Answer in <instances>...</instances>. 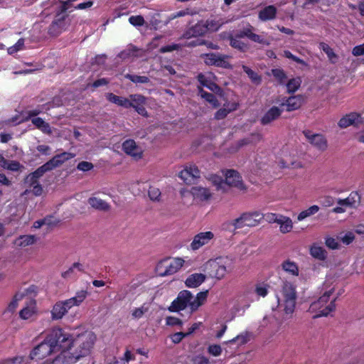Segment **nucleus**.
<instances>
[{
  "mask_svg": "<svg viewBox=\"0 0 364 364\" xmlns=\"http://www.w3.org/2000/svg\"><path fill=\"white\" fill-rule=\"evenodd\" d=\"M125 77L128 78L134 83H147L149 82V78L146 76L127 74L125 75Z\"/></svg>",
  "mask_w": 364,
  "mask_h": 364,
  "instance_id": "5fc2aeb1",
  "label": "nucleus"
},
{
  "mask_svg": "<svg viewBox=\"0 0 364 364\" xmlns=\"http://www.w3.org/2000/svg\"><path fill=\"white\" fill-rule=\"evenodd\" d=\"M36 303L31 301L19 312V316L21 318L26 320L34 316L36 314Z\"/></svg>",
  "mask_w": 364,
  "mask_h": 364,
  "instance_id": "c85d7f7f",
  "label": "nucleus"
},
{
  "mask_svg": "<svg viewBox=\"0 0 364 364\" xmlns=\"http://www.w3.org/2000/svg\"><path fill=\"white\" fill-rule=\"evenodd\" d=\"M137 50L134 47H130L120 53L119 57L122 59H128L136 56Z\"/></svg>",
  "mask_w": 364,
  "mask_h": 364,
  "instance_id": "603ef678",
  "label": "nucleus"
},
{
  "mask_svg": "<svg viewBox=\"0 0 364 364\" xmlns=\"http://www.w3.org/2000/svg\"><path fill=\"white\" fill-rule=\"evenodd\" d=\"M283 55L287 58L291 59L292 60L295 61L297 63H299L302 65H306V63L304 62V60L297 58L296 56L294 55L289 50H284L283 53Z\"/></svg>",
  "mask_w": 364,
  "mask_h": 364,
  "instance_id": "0e129e2a",
  "label": "nucleus"
},
{
  "mask_svg": "<svg viewBox=\"0 0 364 364\" xmlns=\"http://www.w3.org/2000/svg\"><path fill=\"white\" fill-rule=\"evenodd\" d=\"M33 124L45 134H50L52 133L51 128L48 123L46 122L41 117H33L31 119Z\"/></svg>",
  "mask_w": 364,
  "mask_h": 364,
  "instance_id": "c9c22d12",
  "label": "nucleus"
},
{
  "mask_svg": "<svg viewBox=\"0 0 364 364\" xmlns=\"http://www.w3.org/2000/svg\"><path fill=\"white\" fill-rule=\"evenodd\" d=\"M230 45L232 47L243 52L247 50V44H245V43H243L242 41L237 38H231Z\"/></svg>",
  "mask_w": 364,
  "mask_h": 364,
  "instance_id": "3c124183",
  "label": "nucleus"
},
{
  "mask_svg": "<svg viewBox=\"0 0 364 364\" xmlns=\"http://www.w3.org/2000/svg\"><path fill=\"white\" fill-rule=\"evenodd\" d=\"M340 240L345 245L350 244L355 239V235L353 232H347L343 235H340Z\"/></svg>",
  "mask_w": 364,
  "mask_h": 364,
  "instance_id": "4d7b16f0",
  "label": "nucleus"
},
{
  "mask_svg": "<svg viewBox=\"0 0 364 364\" xmlns=\"http://www.w3.org/2000/svg\"><path fill=\"white\" fill-rule=\"evenodd\" d=\"M96 339L91 331L70 333L60 328H53L31 350L28 359L18 357L2 364H30L29 360L39 361L50 355L53 357L43 364H75L90 354Z\"/></svg>",
  "mask_w": 364,
  "mask_h": 364,
  "instance_id": "f257e3e1",
  "label": "nucleus"
},
{
  "mask_svg": "<svg viewBox=\"0 0 364 364\" xmlns=\"http://www.w3.org/2000/svg\"><path fill=\"white\" fill-rule=\"evenodd\" d=\"M246 227H255L257 225L264 216L258 211L248 212L243 213Z\"/></svg>",
  "mask_w": 364,
  "mask_h": 364,
  "instance_id": "412c9836",
  "label": "nucleus"
},
{
  "mask_svg": "<svg viewBox=\"0 0 364 364\" xmlns=\"http://www.w3.org/2000/svg\"><path fill=\"white\" fill-rule=\"evenodd\" d=\"M206 33L207 27H205L204 21H200L186 31L183 34V38L189 39L193 37L203 36Z\"/></svg>",
  "mask_w": 364,
  "mask_h": 364,
  "instance_id": "f3484780",
  "label": "nucleus"
},
{
  "mask_svg": "<svg viewBox=\"0 0 364 364\" xmlns=\"http://www.w3.org/2000/svg\"><path fill=\"white\" fill-rule=\"evenodd\" d=\"M282 114V110L277 107H271L262 117L261 123L264 125L268 124L277 119Z\"/></svg>",
  "mask_w": 364,
  "mask_h": 364,
  "instance_id": "b1692460",
  "label": "nucleus"
},
{
  "mask_svg": "<svg viewBox=\"0 0 364 364\" xmlns=\"http://www.w3.org/2000/svg\"><path fill=\"white\" fill-rule=\"evenodd\" d=\"M75 157V154L69 152H63L60 154H58L53 157L50 161H48L51 169L60 166L65 161Z\"/></svg>",
  "mask_w": 364,
  "mask_h": 364,
  "instance_id": "aec40b11",
  "label": "nucleus"
},
{
  "mask_svg": "<svg viewBox=\"0 0 364 364\" xmlns=\"http://www.w3.org/2000/svg\"><path fill=\"white\" fill-rule=\"evenodd\" d=\"M336 285L333 283H325L323 284V292L321 296L310 306V311L316 314L314 317L326 316L335 309Z\"/></svg>",
  "mask_w": 364,
  "mask_h": 364,
  "instance_id": "7ed1b4c3",
  "label": "nucleus"
},
{
  "mask_svg": "<svg viewBox=\"0 0 364 364\" xmlns=\"http://www.w3.org/2000/svg\"><path fill=\"white\" fill-rule=\"evenodd\" d=\"M122 149L127 154L136 160L141 159L143 153L141 148L132 139L126 140L122 144Z\"/></svg>",
  "mask_w": 364,
  "mask_h": 364,
  "instance_id": "2eb2a0df",
  "label": "nucleus"
},
{
  "mask_svg": "<svg viewBox=\"0 0 364 364\" xmlns=\"http://www.w3.org/2000/svg\"><path fill=\"white\" fill-rule=\"evenodd\" d=\"M199 94L202 98L205 99L207 102H208L213 107H217L219 106V103L216 100L215 97L211 93H208L203 90L202 89H200L199 91Z\"/></svg>",
  "mask_w": 364,
  "mask_h": 364,
  "instance_id": "c03bdc74",
  "label": "nucleus"
},
{
  "mask_svg": "<svg viewBox=\"0 0 364 364\" xmlns=\"http://www.w3.org/2000/svg\"><path fill=\"white\" fill-rule=\"evenodd\" d=\"M178 176L185 183H191L195 179L200 178V172L195 164H187L178 173Z\"/></svg>",
  "mask_w": 364,
  "mask_h": 364,
  "instance_id": "9b49d317",
  "label": "nucleus"
},
{
  "mask_svg": "<svg viewBox=\"0 0 364 364\" xmlns=\"http://www.w3.org/2000/svg\"><path fill=\"white\" fill-rule=\"evenodd\" d=\"M24 48V40L23 38L19 39L15 45L9 47L7 50L8 53L13 55L19 50H22Z\"/></svg>",
  "mask_w": 364,
  "mask_h": 364,
  "instance_id": "8fccbe9b",
  "label": "nucleus"
},
{
  "mask_svg": "<svg viewBox=\"0 0 364 364\" xmlns=\"http://www.w3.org/2000/svg\"><path fill=\"white\" fill-rule=\"evenodd\" d=\"M320 48L322 49L326 53L330 61H331L332 63H336L337 61V55L328 46V45L322 43L320 44Z\"/></svg>",
  "mask_w": 364,
  "mask_h": 364,
  "instance_id": "de8ad7c7",
  "label": "nucleus"
},
{
  "mask_svg": "<svg viewBox=\"0 0 364 364\" xmlns=\"http://www.w3.org/2000/svg\"><path fill=\"white\" fill-rule=\"evenodd\" d=\"M279 166L282 168H301L304 167L303 164L300 161H281L279 162Z\"/></svg>",
  "mask_w": 364,
  "mask_h": 364,
  "instance_id": "09e8293b",
  "label": "nucleus"
},
{
  "mask_svg": "<svg viewBox=\"0 0 364 364\" xmlns=\"http://www.w3.org/2000/svg\"><path fill=\"white\" fill-rule=\"evenodd\" d=\"M191 193L194 200L200 202L208 201L213 197V193L209 188L200 186L192 187Z\"/></svg>",
  "mask_w": 364,
  "mask_h": 364,
  "instance_id": "4468645a",
  "label": "nucleus"
},
{
  "mask_svg": "<svg viewBox=\"0 0 364 364\" xmlns=\"http://www.w3.org/2000/svg\"><path fill=\"white\" fill-rule=\"evenodd\" d=\"M36 242V238L34 235H21L16 238L14 241V245L18 247H26L33 245Z\"/></svg>",
  "mask_w": 364,
  "mask_h": 364,
  "instance_id": "2f4dec72",
  "label": "nucleus"
},
{
  "mask_svg": "<svg viewBox=\"0 0 364 364\" xmlns=\"http://www.w3.org/2000/svg\"><path fill=\"white\" fill-rule=\"evenodd\" d=\"M262 139V135L258 133L252 134L248 137L245 138L238 141V148L242 147L245 145L254 144L260 141Z\"/></svg>",
  "mask_w": 364,
  "mask_h": 364,
  "instance_id": "a19ab883",
  "label": "nucleus"
},
{
  "mask_svg": "<svg viewBox=\"0 0 364 364\" xmlns=\"http://www.w3.org/2000/svg\"><path fill=\"white\" fill-rule=\"evenodd\" d=\"M206 276L202 273H194L189 275L186 279L185 284L189 288H196L200 286L205 280Z\"/></svg>",
  "mask_w": 364,
  "mask_h": 364,
  "instance_id": "5701e85b",
  "label": "nucleus"
},
{
  "mask_svg": "<svg viewBox=\"0 0 364 364\" xmlns=\"http://www.w3.org/2000/svg\"><path fill=\"white\" fill-rule=\"evenodd\" d=\"M225 176V186L233 187L240 191H245L246 186L243 183L240 174L235 170L228 169L223 171Z\"/></svg>",
  "mask_w": 364,
  "mask_h": 364,
  "instance_id": "6e6552de",
  "label": "nucleus"
},
{
  "mask_svg": "<svg viewBox=\"0 0 364 364\" xmlns=\"http://www.w3.org/2000/svg\"><path fill=\"white\" fill-rule=\"evenodd\" d=\"M149 196L151 200H159L161 197V191L159 188L154 186H150L149 189Z\"/></svg>",
  "mask_w": 364,
  "mask_h": 364,
  "instance_id": "6e6d98bb",
  "label": "nucleus"
},
{
  "mask_svg": "<svg viewBox=\"0 0 364 364\" xmlns=\"http://www.w3.org/2000/svg\"><path fill=\"white\" fill-rule=\"evenodd\" d=\"M51 168L48 163L46 162L43 166L37 168L34 172L31 173L26 177V182L30 185H34L38 182V179L41 178L46 172L51 171Z\"/></svg>",
  "mask_w": 364,
  "mask_h": 364,
  "instance_id": "6ab92c4d",
  "label": "nucleus"
},
{
  "mask_svg": "<svg viewBox=\"0 0 364 364\" xmlns=\"http://www.w3.org/2000/svg\"><path fill=\"white\" fill-rule=\"evenodd\" d=\"M208 353L213 356L218 357L222 353V348L218 344H211L208 347Z\"/></svg>",
  "mask_w": 364,
  "mask_h": 364,
  "instance_id": "864d4df0",
  "label": "nucleus"
},
{
  "mask_svg": "<svg viewBox=\"0 0 364 364\" xmlns=\"http://www.w3.org/2000/svg\"><path fill=\"white\" fill-rule=\"evenodd\" d=\"M242 69L253 83L259 85L261 82V77L252 69L245 65H242Z\"/></svg>",
  "mask_w": 364,
  "mask_h": 364,
  "instance_id": "a18cd8bd",
  "label": "nucleus"
},
{
  "mask_svg": "<svg viewBox=\"0 0 364 364\" xmlns=\"http://www.w3.org/2000/svg\"><path fill=\"white\" fill-rule=\"evenodd\" d=\"M204 63L208 65H215L224 68H231L230 64L228 63V56L216 53H208L201 55Z\"/></svg>",
  "mask_w": 364,
  "mask_h": 364,
  "instance_id": "9d476101",
  "label": "nucleus"
},
{
  "mask_svg": "<svg viewBox=\"0 0 364 364\" xmlns=\"http://www.w3.org/2000/svg\"><path fill=\"white\" fill-rule=\"evenodd\" d=\"M282 216V215L270 213L265 215V218L269 223H277Z\"/></svg>",
  "mask_w": 364,
  "mask_h": 364,
  "instance_id": "338daca9",
  "label": "nucleus"
},
{
  "mask_svg": "<svg viewBox=\"0 0 364 364\" xmlns=\"http://www.w3.org/2000/svg\"><path fill=\"white\" fill-rule=\"evenodd\" d=\"M204 23L207 27V32H213L218 31L225 23V21L222 18H211L204 21Z\"/></svg>",
  "mask_w": 364,
  "mask_h": 364,
  "instance_id": "f704fd0d",
  "label": "nucleus"
},
{
  "mask_svg": "<svg viewBox=\"0 0 364 364\" xmlns=\"http://www.w3.org/2000/svg\"><path fill=\"white\" fill-rule=\"evenodd\" d=\"M207 179L215 186L218 191H220L223 193L227 192L225 181L222 176L216 174H210L207 177Z\"/></svg>",
  "mask_w": 364,
  "mask_h": 364,
  "instance_id": "c756f323",
  "label": "nucleus"
},
{
  "mask_svg": "<svg viewBox=\"0 0 364 364\" xmlns=\"http://www.w3.org/2000/svg\"><path fill=\"white\" fill-rule=\"evenodd\" d=\"M238 105L233 102H228L224 105L223 108L220 109L216 113H215V118L218 119H222L225 118L228 113H230L232 111H234L237 109Z\"/></svg>",
  "mask_w": 364,
  "mask_h": 364,
  "instance_id": "72a5a7b5",
  "label": "nucleus"
},
{
  "mask_svg": "<svg viewBox=\"0 0 364 364\" xmlns=\"http://www.w3.org/2000/svg\"><path fill=\"white\" fill-rule=\"evenodd\" d=\"M250 334L248 332H242L240 334L237 335L236 337L225 342L224 343L233 344L237 343L238 346H242L250 341Z\"/></svg>",
  "mask_w": 364,
  "mask_h": 364,
  "instance_id": "ea45409f",
  "label": "nucleus"
},
{
  "mask_svg": "<svg viewBox=\"0 0 364 364\" xmlns=\"http://www.w3.org/2000/svg\"><path fill=\"white\" fill-rule=\"evenodd\" d=\"M129 22L134 26H140L144 25V19L141 16H132L129 18Z\"/></svg>",
  "mask_w": 364,
  "mask_h": 364,
  "instance_id": "680f3d73",
  "label": "nucleus"
},
{
  "mask_svg": "<svg viewBox=\"0 0 364 364\" xmlns=\"http://www.w3.org/2000/svg\"><path fill=\"white\" fill-rule=\"evenodd\" d=\"M149 307L146 304H143L139 307L134 308L132 310L131 314L134 319H140L148 311Z\"/></svg>",
  "mask_w": 364,
  "mask_h": 364,
  "instance_id": "37998d69",
  "label": "nucleus"
},
{
  "mask_svg": "<svg viewBox=\"0 0 364 364\" xmlns=\"http://www.w3.org/2000/svg\"><path fill=\"white\" fill-rule=\"evenodd\" d=\"M325 244L328 248L331 250H336L339 247V243L338 240L336 238L331 237H326Z\"/></svg>",
  "mask_w": 364,
  "mask_h": 364,
  "instance_id": "13d9d810",
  "label": "nucleus"
},
{
  "mask_svg": "<svg viewBox=\"0 0 364 364\" xmlns=\"http://www.w3.org/2000/svg\"><path fill=\"white\" fill-rule=\"evenodd\" d=\"M186 336H187V334L186 333H182V332H178V333H176L174 334H173L171 337V341L174 343H180L182 339L183 338H185Z\"/></svg>",
  "mask_w": 364,
  "mask_h": 364,
  "instance_id": "774afa93",
  "label": "nucleus"
},
{
  "mask_svg": "<svg viewBox=\"0 0 364 364\" xmlns=\"http://www.w3.org/2000/svg\"><path fill=\"white\" fill-rule=\"evenodd\" d=\"M0 166L11 171H18L23 168L18 161L6 160L1 155H0Z\"/></svg>",
  "mask_w": 364,
  "mask_h": 364,
  "instance_id": "a878e982",
  "label": "nucleus"
},
{
  "mask_svg": "<svg viewBox=\"0 0 364 364\" xmlns=\"http://www.w3.org/2000/svg\"><path fill=\"white\" fill-rule=\"evenodd\" d=\"M185 261L179 257L173 259L160 261L156 267L157 274L161 277L171 275L176 273L183 266Z\"/></svg>",
  "mask_w": 364,
  "mask_h": 364,
  "instance_id": "0eeeda50",
  "label": "nucleus"
},
{
  "mask_svg": "<svg viewBox=\"0 0 364 364\" xmlns=\"http://www.w3.org/2000/svg\"><path fill=\"white\" fill-rule=\"evenodd\" d=\"M203 269L209 277L221 280L232 271V262L228 257H218L205 262Z\"/></svg>",
  "mask_w": 364,
  "mask_h": 364,
  "instance_id": "39448f33",
  "label": "nucleus"
},
{
  "mask_svg": "<svg viewBox=\"0 0 364 364\" xmlns=\"http://www.w3.org/2000/svg\"><path fill=\"white\" fill-rule=\"evenodd\" d=\"M215 76L212 73L200 74L198 76L200 83L216 93H221V89L215 83Z\"/></svg>",
  "mask_w": 364,
  "mask_h": 364,
  "instance_id": "f8f14e48",
  "label": "nucleus"
},
{
  "mask_svg": "<svg viewBox=\"0 0 364 364\" xmlns=\"http://www.w3.org/2000/svg\"><path fill=\"white\" fill-rule=\"evenodd\" d=\"M207 293V291H201L194 296L189 291L183 290L172 301L168 310L172 312H178L189 307L192 311H196L205 301Z\"/></svg>",
  "mask_w": 364,
  "mask_h": 364,
  "instance_id": "20e7f679",
  "label": "nucleus"
},
{
  "mask_svg": "<svg viewBox=\"0 0 364 364\" xmlns=\"http://www.w3.org/2000/svg\"><path fill=\"white\" fill-rule=\"evenodd\" d=\"M132 102L137 106L143 105L146 102V98L141 95H132L129 98Z\"/></svg>",
  "mask_w": 364,
  "mask_h": 364,
  "instance_id": "052dcab7",
  "label": "nucleus"
},
{
  "mask_svg": "<svg viewBox=\"0 0 364 364\" xmlns=\"http://www.w3.org/2000/svg\"><path fill=\"white\" fill-rule=\"evenodd\" d=\"M93 167H94L93 164L88 161H81L77 166V168L79 171H84V172L92 170L93 168Z\"/></svg>",
  "mask_w": 364,
  "mask_h": 364,
  "instance_id": "e2e57ef3",
  "label": "nucleus"
},
{
  "mask_svg": "<svg viewBox=\"0 0 364 364\" xmlns=\"http://www.w3.org/2000/svg\"><path fill=\"white\" fill-rule=\"evenodd\" d=\"M88 203L92 208L98 210L107 211L110 208V205L108 203L95 196L90 197L88 199Z\"/></svg>",
  "mask_w": 364,
  "mask_h": 364,
  "instance_id": "bb28decb",
  "label": "nucleus"
},
{
  "mask_svg": "<svg viewBox=\"0 0 364 364\" xmlns=\"http://www.w3.org/2000/svg\"><path fill=\"white\" fill-rule=\"evenodd\" d=\"M282 267L286 272L293 276L299 275V268L295 262L286 260L282 263Z\"/></svg>",
  "mask_w": 364,
  "mask_h": 364,
  "instance_id": "79ce46f5",
  "label": "nucleus"
},
{
  "mask_svg": "<svg viewBox=\"0 0 364 364\" xmlns=\"http://www.w3.org/2000/svg\"><path fill=\"white\" fill-rule=\"evenodd\" d=\"M277 306L274 309L282 319L286 320L293 316L296 308V291L295 287L286 282L276 294Z\"/></svg>",
  "mask_w": 364,
  "mask_h": 364,
  "instance_id": "f03ea898",
  "label": "nucleus"
},
{
  "mask_svg": "<svg viewBox=\"0 0 364 364\" xmlns=\"http://www.w3.org/2000/svg\"><path fill=\"white\" fill-rule=\"evenodd\" d=\"M359 198L357 193H352L345 199H339L338 204L346 208L355 207L359 203Z\"/></svg>",
  "mask_w": 364,
  "mask_h": 364,
  "instance_id": "7c9ffc66",
  "label": "nucleus"
},
{
  "mask_svg": "<svg viewBox=\"0 0 364 364\" xmlns=\"http://www.w3.org/2000/svg\"><path fill=\"white\" fill-rule=\"evenodd\" d=\"M304 135L309 141L318 150L323 151L327 148V141L323 136L312 134L311 132H304Z\"/></svg>",
  "mask_w": 364,
  "mask_h": 364,
  "instance_id": "dca6fc26",
  "label": "nucleus"
},
{
  "mask_svg": "<svg viewBox=\"0 0 364 364\" xmlns=\"http://www.w3.org/2000/svg\"><path fill=\"white\" fill-rule=\"evenodd\" d=\"M301 80L300 77H295L289 80L287 84V91L289 92H296L300 87Z\"/></svg>",
  "mask_w": 364,
  "mask_h": 364,
  "instance_id": "49530a36",
  "label": "nucleus"
},
{
  "mask_svg": "<svg viewBox=\"0 0 364 364\" xmlns=\"http://www.w3.org/2000/svg\"><path fill=\"white\" fill-rule=\"evenodd\" d=\"M320 210V208L317 205H313L308 208L306 210H302L300 212L297 216V220L299 221H302L305 220L306 218L311 217L316 213H317Z\"/></svg>",
  "mask_w": 364,
  "mask_h": 364,
  "instance_id": "58836bf2",
  "label": "nucleus"
},
{
  "mask_svg": "<svg viewBox=\"0 0 364 364\" xmlns=\"http://www.w3.org/2000/svg\"><path fill=\"white\" fill-rule=\"evenodd\" d=\"M304 103V97L301 95H293L289 97L282 105L286 107L288 112L298 109Z\"/></svg>",
  "mask_w": 364,
  "mask_h": 364,
  "instance_id": "a211bd4d",
  "label": "nucleus"
},
{
  "mask_svg": "<svg viewBox=\"0 0 364 364\" xmlns=\"http://www.w3.org/2000/svg\"><path fill=\"white\" fill-rule=\"evenodd\" d=\"M22 295H16L8 306L9 311H14L18 306V302L21 299Z\"/></svg>",
  "mask_w": 364,
  "mask_h": 364,
  "instance_id": "69168bd1",
  "label": "nucleus"
},
{
  "mask_svg": "<svg viewBox=\"0 0 364 364\" xmlns=\"http://www.w3.org/2000/svg\"><path fill=\"white\" fill-rule=\"evenodd\" d=\"M277 224L279 225V231L283 234L289 233L293 229V222L291 219L283 215L279 220Z\"/></svg>",
  "mask_w": 364,
  "mask_h": 364,
  "instance_id": "473e14b6",
  "label": "nucleus"
},
{
  "mask_svg": "<svg viewBox=\"0 0 364 364\" xmlns=\"http://www.w3.org/2000/svg\"><path fill=\"white\" fill-rule=\"evenodd\" d=\"M311 255L319 260H325L327 257V252L325 249L318 245H313L310 248Z\"/></svg>",
  "mask_w": 364,
  "mask_h": 364,
  "instance_id": "e433bc0d",
  "label": "nucleus"
},
{
  "mask_svg": "<svg viewBox=\"0 0 364 364\" xmlns=\"http://www.w3.org/2000/svg\"><path fill=\"white\" fill-rule=\"evenodd\" d=\"M134 356L129 350H127L122 358L114 357L109 360L107 364H128L129 360H134Z\"/></svg>",
  "mask_w": 364,
  "mask_h": 364,
  "instance_id": "4c0bfd02",
  "label": "nucleus"
},
{
  "mask_svg": "<svg viewBox=\"0 0 364 364\" xmlns=\"http://www.w3.org/2000/svg\"><path fill=\"white\" fill-rule=\"evenodd\" d=\"M255 291L257 296L264 297L268 293V287L266 284H259L256 285Z\"/></svg>",
  "mask_w": 364,
  "mask_h": 364,
  "instance_id": "bf43d9fd",
  "label": "nucleus"
},
{
  "mask_svg": "<svg viewBox=\"0 0 364 364\" xmlns=\"http://www.w3.org/2000/svg\"><path fill=\"white\" fill-rule=\"evenodd\" d=\"M87 296V291L80 290L73 297L56 302L50 311L52 319H61L72 307L80 306Z\"/></svg>",
  "mask_w": 364,
  "mask_h": 364,
  "instance_id": "423d86ee",
  "label": "nucleus"
},
{
  "mask_svg": "<svg viewBox=\"0 0 364 364\" xmlns=\"http://www.w3.org/2000/svg\"><path fill=\"white\" fill-rule=\"evenodd\" d=\"M107 99L109 102L114 103L119 106L124 107L125 108L131 107L132 105H133V102H132L129 99L123 97H119L112 93H108L107 95Z\"/></svg>",
  "mask_w": 364,
  "mask_h": 364,
  "instance_id": "cd10ccee",
  "label": "nucleus"
},
{
  "mask_svg": "<svg viewBox=\"0 0 364 364\" xmlns=\"http://www.w3.org/2000/svg\"><path fill=\"white\" fill-rule=\"evenodd\" d=\"M223 225L224 228L230 232H235L237 229L246 227L243 213L238 218L227 221Z\"/></svg>",
  "mask_w": 364,
  "mask_h": 364,
  "instance_id": "4be33fe9",
  "label": "nucleus"
},
{
  "mask_svg": "<svg viewBox=\"0 0 364 364\" xmlns=\"http://www.w3.org/2000/svg\"><path fill=\"white\" fill-rule=\"evenodd\" d=\"M364 122L363 118L356 112H351L343 116L338 122L341 128H346L350 125L358 126Z\"/></svg>",
  "mask_w": 364,
  "mask_h": 364,
  "instance_id": "ddd939ff",
  "label": "nucleus"
},
{
  "mask_svg": "<svg viewBox=\"0 0 364 364\" xmlns=\"http://www.w3.org/2000/svg\"><path fill=\"white\" fill-rule=\"evenodd\" d=\"M276 7L270 5L260 10L258 14V17L262 21H267L274 19L276 17Z\"/></svg>",
  "mask_w": 364,
  "mask_h": 364,
  "instance_id": "393cba45",
  "label": "nucleus"
},
{
  "mask_svg": "<svg viewBox=\"0 0 364 364\" xmlns=\"http://www.w3.org/2000/svg\"><path fill=\"white\" fill-rule=\"evenodd\" d=\"M215 239V233L212 231L200 232L196 234L190 244L192 250H198L202 247L208 245Z\"/></svg>",
  "mask_w": 364,
  "mask_h": 364,
  "instance_id": "1a4fd4ad",
  "label": "nucleus"
}]
</instances>
